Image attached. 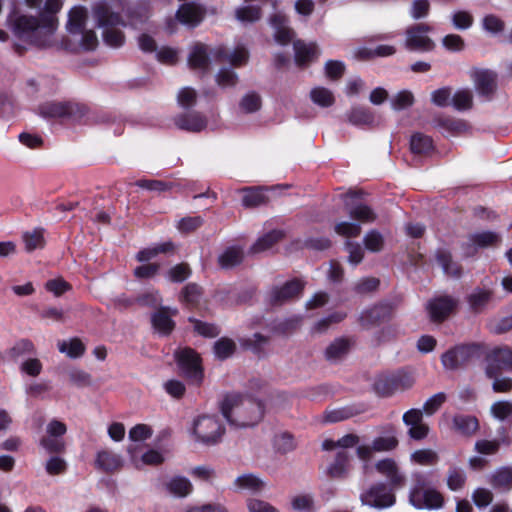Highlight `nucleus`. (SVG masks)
<instances>
[{
    "mask_svg": "<svg viewBox=\"0 0 512 512\" xmlns=\"http://www.w3.org/2000/svg\"><path fill=\"white\" fill-rule=\"evenodd\" d=\"M500 242V236L492 231H483L470 234L465 242L461 244L463 257L474 256L478 249L487 248Z\"/></svg>",
    "mask_w": 512,
    "mask_h": 512,
    "instance_id": "obj_12",
    "label": "nucleus"
},
{
    "mask_svg": "<svg viewBox=\"0 0 512 512\" xmlns=\"http://www.w3.org/2000/svg\"><path fill=\"white\" fill-rule=\"evenodd\" d=\"M431 10L429 0H414L411 4L409 13L413 20L426 18Z\"/></svg>",
    "mask_w": 512,
    "mask_h": 512,
    "instance_id": "obj_56",
    "label": "nucleus"
},
{
    "mask_svg": "<svg viewBox=\"0 0 512 512\" xmlns=\"http://www.w3.org/2000/svg\"><path fill=\"white\" fill-rule=\"evenodd\" d=\"M202 289L195 283H188L182 290L181 301L186 305L194 307L196 306L201 298Z\"/></svg>",
    "mask_w": 512,
    "mask_h": 512,
    "instance_id": "obj_42",
    "label": "nucleus"
},
{
    "mask_svg": "<svg viewBox=\"0 0 512 512\" xmlns=\"http://www.w3.org/2000/svg\"><path fill=\"white\" fill-rule=\"evenodd\" d=\"M58 347L60 352L66 353L71 358H78L82 356L85 351L84 344L77 338L69 342L62 341L58 344Z\"/></svg>",
    "mask_w": 512,
    "mask_h": 512,
    "instance_id": "obj_48",
    "label": "nucleus"
},
{
    "mask_svg": "<svg viewBox=\"0 0 512 512\" xmlns=\"http://www.w3.org/2000/svg\"><path fill=\"white\" fill-rule=\"evenodd\" d=\"M40 446L47 453H62L65 450V442L62 438L45 435L40 439Z\"/></svg>",
    "mask_w": 512,
    "mask_h": 512,
    "instance_id": "obj_51",
    "label": "nucleus"
},
{
    "mask_svg": "<svg viewBox=\"0 0 512 512\" xmlns=\"http://www.w3.org/2000/svg\"><path fill=\"white\" fill-rule=\"evenodd\" d=\"M350 342L344 338L333 341L325 351L327 360L335 362L342 359L349 351Z\"/></svg>",
    "mask_w": 512,
    "mask_h": 512,
    "instance_id": "obj_35",
    "label": "nucleus"
},
{
    "mask_svg": "<svg viewBox=\"0 0 512 512\" xmlns=\"http://www.w3.org/2000/svg\"><path fill=\"white\" fill-rule=\"evenodd\" d=\"M175 125L188 132H200L207 126V119L199 112H185L177 115L174 118Z\"/></svg>",
    "mask_w": 512,
    "mask_h": 512,
    "instance_id": "obj_18",
    "label": "nucleus"
},
{
    "mask_svg": "<svg viewBox=\"0 0 512 512\" xmlns=\"http://www.w3.org/2000/svg\"><path fill=\"white\" fill-rule=\"evenodd\" d=\"M249 52L244 46H237L233 51L224 46L210 48L203 43H196L188 56V64L192 69L206 72L212 61L216 63H230L234 67H241L248 62Z\"/></svg>",
    "mask_w": 512,
    "mask_h": 512,
    "instance_id": "obj_4",
    "label": "nucleus"
},
{
    "mask_svg": "<svg viewBox=\"0 0 512 512\" xmlns=\"http://www.w3.org/2000/svg\"><path fill=\"white\" fill-rule=\"evenodd\" d=\"M166 488L170 494L175 497L184 498L193 491V485L190 480L184 476H174L167 483Z\"/></svg>",
    "mask_w": 512,
    "mask_h": 512,
    "instance_id": "obj_28",
    "label": "nucleus"
},
{
    "mask_svg": "<svg viewBox=\"0 0 512 512\" xmlns=\"http://www.w3.org/2000/svg\"><path fill=\"white\" fill-rule=\"evenodd\" d=\"M437 125L452 134H458L466 129L465 122L452 118H440L437 120Z\"/></svg>",
    "mask_w": 512,
    "mask_h": 512,
    "instance_id": "obj_61",
    "label": "nucleus"
},
{
    "mask_svg": "<svg viewBox=\"0 0 512 512\" xmlns=\"http://www.w3.org/2000/svg\"><path fill=\"white\" fill-rule=\"evenodd\" d=\"M351 470L350 456L342 450L337 452L334 461L327 467V475L333 479H344Z\"/></svg>",
    "mask_w": 512,
    "mask_h": 512,
    "instance_id": "obj_22",
    "label": "nucleus"
},
{
    "mask_svg": "<svg viewBox=\"0 0 512 512\" xmlns=\"http://www.w3.org/2000/svg\"><path fill=\"white\" fill-rule=\"evenodd\" d=\"M491 414L498 420H505L512 415V404L508 401H497L490 408Z\"/></svg>",
    "mask_w": 512,
    "mask_h": 512,
    "instance_id": "obj_64",
    "label": "nucleus"
},
{
    "mask_svg": "<svg viewBox=\"0 0 512 512\" xmlns=\"http://www.w3.org/2000/svg\"><path fill=\"white\" fill-rule=\"evenodd\" d=\"M39 114L46 119H71L81 120L88 113V107L72 101H49L38 107Z\"/></svg>",
    "mask_w": 512,
    "mask_h": 512,
    "instance_id": "obj_7",
    "label": "nucleus"
},
{
    "mask_svg": "<svg viewBox=\"0 0 512 512\" xmlns=\"http://www.w3.org/2000/svg\"><path fill=\"white\" fill-rule=\"evenodd\" d=\"M390 314L391 307L388 304H378L364 310L360 315L359 321L364 329H371L388 320Z\"/></svg>",
    "mask_w": 512,
    "mask_h": 512,
    "instance_id": "obj_17",
    "label": "nucleus"
},
{
    "mask_svg": "<svg viewBox=\"0 0 512 512\" xmlns=\"http://www.w3.org/2000/svg\"><path fill=\"white\" fill-rule=\"evenodd\" d=\"M432 27L427 23H417L405 30L404 47L409 51L430 52L436 44L429 37Z\"/></svg>",
    "mask_w": 512,
    "mask_h": 512,
    "instance_id": "obj_8",
    "label": "nucleus"
},
{
    "mask_svg": "<svg viewBox=\"0 0 512 512\" xmlns=\"http://www.w3.org/2000/svg\"><path fill=\"white\" fill-rule=\"evenodd\" d=\"M191 269L187 263H180L169 269L167 277L171 282L181 283L189 278Z\"/></svg>",
    "mask_w": 512,
    "mask_h": 512,
    "instance_id": "obj_55",
    "label": "nucleus"
},
{
    "mask_svg": "<svg viewBox=\"0 0 512 512\" xmlns=\"http://www.w3.org/2000/svg\"><path fill=\"white\" fill-rule=\"evenodd\" d=\"M304 289V282L299 279L287 281L282 286H275L269 292V303L280 306L299 297Z\"/></svg>",
    "mask_w": 512,
    "mask_h": 512,
    "instance_id": "obj_13",
    "label": "nucleus"
},
{
    "mask_svg": "<svg viewBox=\"0 0 512 512\" xmlns=\"http://www.w3.org/2000/svg\"><path fill=\"white\" fill-rule=\"evenodd\" d=\"M92 13L97 25L103 28V41L112 48H119L125 43V34L121 28L126 26V22L121 15L112 10L111 6L100 1L92 8Z\"/></svg>",
    "mask_w": 512,
    "mask_h": 512,
    "instance_id": "obj_5",
    "label": "nucleus"
},
{
    "mask_svg": "<svg viewBox=\"0 0 512 512\" xmlns=\"http://www.w3.org/2000/svg\"><path fill=\"white\" fill-rule=\"evenodd\" d=\"M483 29L492 34L501 33L505 29V22L498 16L486 15L482 21Z\"/></svg>",
    "mask_w": 512,
    "mask_h": 512,
    "instance_id": "obj_60",
    "label": "nucleus"
},
{
    "mask_svg": "<svg viewBox=\"0 0 512 512\" xmlns=\"http://www.w3.org/2000/svg\"><path fill=\"white\" fill-rule=\"evenodd\" d=\"M221 412L230 426L247 428L257 425L264 416L261 401L239 394H228L221 404Z\"/></svg>",
    "mask_w": 512,
    "mask_h": 512,
    "instance_id": "obj_3",
    "label": "nucleus"
},
{
    "mask_svg": "<svg viewBox=\"0 0 512 512\" xmlns=\"http://www.w3.org/2000/svg\"><path fill=\"white\" fill-rule=\"evenodd\" d=\"M291 505L294 510L302 511V512H313L314 511V501L313 497L309 494H303L295 496L292 499Z\"/></svg>",
    "mask_w": 512,
    "mask_h": 512,
    "instance_id": "obj_62",
    "label": "nucleus"
},
{
    "mask_svg": "<svg viewBox=\"0 0 512 512\" xmlns=\"http://www.w3.org/2000/svg\"><path fill=\"white\" fill-rule=\"evenodd\" d=\"M471 78L480 95L490 97L495 92L497 74L494 71L476 68L471 71Z\"/></svg>",
    "mask_w": 512,
    "mask_h": 512,
    "instance_id": "obj_15",
    "label": "nucleus"
},
{
    "mask_svg": "<svg viewBox=\"0 0 512 512\" xmlns=\"http://www.w3.org/2000/svg\"><path fill=\"white\" fill-rule=\"evenodd\" d=\"M175 359L182 374L193 383H200L203 369L199 355L191 348H182L175 352Z\"/></svg>",
    "mask_w": 512,
    "mask_h": 512,
    "instance_id": "obj_9",
    "label": "nucleus"
},
{
    "mask_svg": "<svg viewBox=\"0 0 512 512\" xmlns=\"http://www.w3.org/2000/svg\"><path fill=\"white\" fill-rule=\"evenodd\" d=\"M235 486L241 489H248L252 492L261 491L265 487V482L258 476L249 473L236 478Z\"/></svg>",
    "mask_w": 512,
    "mask_h": 512,
    "instance_id": "obj_38",
    "label": "nucleus"
},
{
    "mask_svg": "<svg viewBox=\"0 0 512 512\" xmlns=\"http://www.w3.org/2000/svg\"><path fill=\"white\" fill-rule=\"evenodd\" d=\"M435 259L446 276L455 279L461 278L463 274V267L459 262L453 259L449 250L437 249L435 252Z\"/></svg>",
    "mask_w": 512,
    "mask_h": 512,
    "instance_id": "obj_19",
    "label": "nucleus"
},
{
    "mask_svg": "<svg viewBox=\"0 0 512 512\" xmlns=\"http://www.w3.org/2000/svg\"><path fill=\"white\" fill-rule=\"evenodd\" d=\"M486 375L489 378H494L492 388L496 393H504L512 390V378L509 377H497L496 371L493 367L488 366L486 369Z\"/></svg>",
    "mask_w": 512,
    "mask_h": 512,
    "instance_id": "obj_44",
    "label": "nucleus"
},
{
    "mask_svg": "<svg viewBox=\"0 0 512 512\" xmlns=\"http://www.w3.org/2000/svg\"><path fill=\"white\" fill-rule=\"evenodd\" d=\"M190 321L194 324V330L204 337L214 338L220 334V329L214 324L192 318Z\"/></svg>",
    "mask_w": 512,
    "mask_h": 512,
    "instance_id": "obj_59",
    "label": "nucleus"
},
{
    "mask_svg": "<svg viewBox=\"0 0 512 512\" xmlns=\"http://www.w3.org/2000/svg\"><path fill=\"white\" fill-rule=\"evenodd\" d=\"M62 8L61 0H46L38 16L20 15L13 24L14 34L21 40L40 48L57 45L54 36L58 25L56 14Z\"/></svg>",
    "mask_w": 512,
    "mask_h": 512,
    "instance_id": "obj_1",
    "label": "nucleus"
},
{
    "mask_svg": "<svg viewBox=\"0 0 512 512\" xmlns=\"http://www.w3.org/2000/svg\"><path fill=\"white\" fill-rule=\"evenodd\" d=\"M274 447L281 453H288L295 448L294 438L291 434L284 432L274 438Z\"/></svg>",
    "mask_w": 512,
    "mask_h": 512,
    "instance_id": "obj_58",
    "label": "nucleus"
},
{
    "mask_svg": "<svg viewBox=\"0 0 512 512\" xmlns=\"http://www.w3.org/2000/svg\"><path fill=\"white\" fill-rule=\"evenodd\" d=\"M261 8L255 5H247L239 7L235 11L237 20L243 23H253L261 18Z\"/></svg>",
    "mask_w": 512,
    "mask_h": 512,
    "instance_id": "obj_40",
    "label": "nucleus"
},
{
    "mask_svg": "<svg viewBox=\"0 0 512 512\" xmlns=\"http://www.w3.org/2000/svg\"><path fill=\"white\" fill-rule=\"evenodd\" d=\"M466 482V474L463 469L451 467L447 473V486L452 491L462 489Z\"/></svg>",
    "mask_w": 512,
    "mask_h": 512,
    "instance_id": "obj_43",
    "label": "nucleus"
},
{
    "mask_svg": "<svg viewBox=\"0 0 512 512\" xmlns=\"http://www.w3.org/2000/svg\"><path fill=\"white\" fill-rule=\"evenodd\" d=\"M410 149L417 155H428L433 150V140L422 133H415L410 140Z\"/></svg>",
    "mask_w": 512,
    "mask_h": 512,
    "instance_id": "obj_34",
    "label": "nucleus"
},
{
    "mask_svg": "<svg viewBox=\"0 0 512 512\" xmlns=\"http://www.w3.org/2000/svg\"><path fill=\"white\" fill-rule=\"evenodd\" d=\"M152 325L163 335H168L174 329V322L168 314L167 308H161L152 315Z\"/></svg>",
    "mask_w": 512,
    "mask_h": 512,
    "instance_id": "obj_30",
    "label": "nucleus"
},
{
    "mask_svg": "<svg viewBox=\"0 0 512 512\" xmlns=\"http://www.w3.org/2000/svg\"><path fill=\"white\" fill-rule=\"evenodd\" d=\"M413 486L409 492V502L416 509L436 510L444 505L443 495L429 486L426 476L422 473L413 475Z\"/></svg>",
    "mask_w": 512,
    "mask_h": 512,
    "instance_id": "obj_6",
    "label": "nucleus"
},
{
    "mask_svg": "<svg viewBox=\"0 0 512 512\" xmlns=\"http://www.w3.org/2000/svg\"><path fill=\"white\" fill-rule=\"evenodd\" d=\"M287 23V17L281 13H275L270 17V24L275 30V41L280 45H287L294 38V31L287 26Z\"/></svg>",
    "mask_w": 512,
    "mask_h": 512,
    "instance_id": "obj_20",
    "label": "nucleus"
},
{
    "mask_svg": "<svg viewBox=\"0 0 512 512\" xmlns=\"http://www.w3.org/2000/svg\"><path fill=\"white\" fill-rule=\"evenodd\" d=\"M244 251L240 246H231L226 248L218 256V264L223 269H231L243 261Z\"/></svg>",
    "mask_w": 512,
    "mask_h": 512,
    "instance_id": "obj_26",
    "label": "nucleus"
},
{
    "mask_svg": "<svg viewBox=\"0 0 512 512\" xmlns=\"http://www.w3.org/2000/svg\"><path fill=\"white\" fill-rule=\"evenodd\" d=\"M236 350V344L232 339L222 337L214 343V354L224 360L230 357Z\"/></svg>",
    "mask_w": 512,
    "mask_h": 512,
    "instance_id": "obj_41",
    "label": "nucleus"
},
{
    "mask_svg": "<svg viewBox=\"0 0 512 512\" xmlns=\"http://www.w3.org/2000/svg\"><path fill=\"white\" fill-rule=\"evenodd\" d=\"M375 468L388 479L392 489H401L405 486L406 477L393 459L386 458L380 460L376 463Z\"/></svg>",
    "mask_w": 512,
    "mask_h": 512,
    "instance_id": "obj_16",
    "label": "nucleus"
},
{
    "mask_svg": "<svg viewBox=\"0 0 512 512\" xmlns=\"http://www.w3.org/2000/svg\"><path fill=\"white\" fill-rule=\"evenodd\" d=\"M35 352V346L32 341L28 339H21L10 349V356L13 359H18L26 355H33Z\"/></svg>",
    "mask_w": 512,
    "mask_h": 512,
    "instance_id": "obj_53",
    "label": "nucleus"
},
{
    "mask_svg": "<svg viewBox=\"0 0 512 512\" xmlns=\"http://www.w3.org/2000/svg\"><path fill=\"white\" fill-rule=\"evenodd\" d=\"M69 381L77 387H86L91 384V376L81 369L73 368L68 371Z\"/></svg>",
    "mask_w": 512,
    "mask_h": 512,
    "instance_id": "obj_63",
    "label": "nucleus"
},
{
    "mask_svg": "<svg viewBox=\"0 0 512 512\" xmlns=\"http://www.w3.org/2000/svg\"><path fill=\"white\" fill-rule=\"evenodd\" d=\"M346 206H348L347 203ZM347 208L349 216L360 224L372 223L376 220V213L366 204L358 203Z\"/></svg>",
    "mask_w": 512,
    "mask_h": 512,
    "instance_id": "obj_31",
    "label": "nucleus"
},
{
    "mask_svg": "<svg viewBox=\"0 0 512 512\" xmlns=\"http://www.w3.org/2000/svg\"><path fill=\"white\" fill-rule=\"evenodd\" d=\"M23 242L25 244V250L32 252L36 249L44 247V237L41 230H34L31 232H25L23 234Z\"/></svg>",
    "mask_w": 512,
    "mask_h": 512,
    "instance_id": "obj_49",
    "label": "nucleus"
},
{
    "mask_svg": "<svg viewBox=\"0 0 512 512\" xmlns=\"http://www.w3.org/2000/svg\"><path fill=\"white\" fill-rule=\"evenodd\" d=\"M217 85L223 89L235 87L239 81L238 74L231 68H221L216 76Z\"/></svg>",
    "mask_w": 512,
    "mask_h": 512,
    "instance_id": "obj_39",
    "label": "nucleus"
},
{
    "mask_svg": "<svg viewBox=\"0 0 512 512\" xmlns=\"http://www.w3.org/2000/svg\"><path fill=\"white\" fill-rule=\"evenodd\" d=\"M453 427L462 435L471 436L479 429V422L475 416L459 414L453 418Z\"/></svg>",
    "mask_w": 512,
    "mask_h": 512,
    "instance_id": "obj_29",
    "label": "nucleus"
},
{
    "mask_svg": "<svg viewBox=\"0 0 512 512\" xmlns=\"http://www.w3.org/2000/svg\"><path fill=\"white\" fill-rule=\"evenodd\" d=\"M360 499L363 505L377 509L391 507L396 501L395 495L383 483L373 485L368 491L361 494Z\"/></svg>",
    "mask_w": 512,
    "mask_h": 512,
    "instance_id": "obj_11",
    "label": "nucleus"
},
{
    "mask_svg": "<svg viewBox=\"0 0 512 512\" xmlns=\"http://www.w3.org/2000/svg\"><path fill=\"white\" fill-rule=\"evenodd\" d=\"M411 460L419 465H434L438 462L439 456L432 449H419L411 454Z\"/></svg>",
    "mask_w": 512,
    "mask_h": 512,
    "instance_id": "obj_47",
    "label": "nucleus"
},
{
    "mask_svg": "<svg viewBox=\"0 0 512 512\" xmlns=\"http://www.w3.org/2000/svg\"><path fill=\"white\" fill-rule=\"evenodd\" d=\"M295 61L299 66L305 65L318 58L320 51L315 43H305L302 40L293 42Z\"/></svg>",
    "mask_w": 512,
    "mask_h": 512,
    "instance_id": "obj_23",
    "label": "nucleus"
},
{
    "mask_svg": "<svg viewBox=\"0 0 512 512\" xmlns=\"http://www.w3.org/2000/svg\"><path fill=\"white\" fill-rule=\"evenodd\" d=\"M451 22L457 30H467L474 23V17L471 13L464 10H459L451 15Z\"/></svg>",
    "mask_w": 512,
    "mask_h": 512,
    "instance_id": "obj_52",
    "label": "nucleus"
},
{
    "mask_svg": "<svg viewBox=\"0 0 512 512\" xmlns=\"http://www.w3.org/2000/svg\"><path fill=\"white\" fill-rule=\"evenodd\" d=\"M224 432V428L214 416L203 415L193 424V433L205 444H215Z\"/></svg>",
    "mask_w": 512,
    "mask_h": 512,
    "instance_id": "obj_10",
    "label": "nucleus"
},
{
    "mask_svg": "<svg viewBox=\"0 0 512 512\" xmlns=\"http://www.w3.org/2000/svg\"><path fill=\"white\" fill-rule=\"evenodd\" d=\"M491 484L494 488L502 491L512 489V467H501L491 476Z\"/></svg>",
    "mask_w": 512,
    "mask_h": 512,
    "instance_id": "obj_32",
    "label": "nucleus"
},
{
    "mask_svg": "<svg viewBox=\"0 0 512 512\" xmlns=\"http://www.w3.org/2000/svg\"><path fill=\"white\" fill-rule=\"evenodd\" d=\"M457 299L449 295H441L431 299L427 304L429 316L434 322H442L454 311Z\"/></svg>",
    "mask_w": 512,
    "mask_h": 512,
    "instance_id": "obj_14",
    "label": "nucleus"
},
{
    "mask_svg": "<svg viewBox=\"0 0 512 512\" xmlns=\"http://www.w3.org/2000/svg\"><path fill=\"white\" fill-rule=\"evenodd\" d=\"M261 97L256 92L245 94L240 100L239 107L244 113H254L261 108Z\"/></svg>",
    "mask_w": 512,
    "mask_h": 512,
    "instance_id": "obj_45",
    "label": "nucleus"
},
{
    "mask_svg": "<svg viewBox=\"0 0 512 512\" xmlns=\"http://www.w3.org/2000/svg\"><path fill=\"white\" fill-rule=\"evenodd\" d=\"M348 121L355 126H372L374 114L364 107H353L348 114Z\"/></svg>",
    "mask_w": 512,
    "mask_h": 512,
    "instance_id": "obj_33",
    "label": "nucleus"
},
{
    "mask_svg": "<svg viewBox=\"0 0 512 512\" xmlns=\"http://www.w3.org/2000/svg\"><path fill=\"white\" fill-rule=\"evenodd\" d=\"M87 10L84 7H74L68 14L66 29L68 35L60 41L56 39L57 45L69 52L93 51L98 46V37L94 30L86 29Z\"/></svg>",
    "mask_w": 512,
    "mask_h": 512,
    "instance_id": "obj_2",
    "label": "nucleus"
},
{
    "mask_svg": "<svg viewBox=\"0 0 512 512\" xmlns=\"http://www.w3.org/2000/svg\"><path fill=\"white\" fill-rule=\"evenodd\" d=\"M374 392L380 397H389L396 392L393 374L378 377L373 384Z\"/></svg>",
    "mask_w": 512,
    "mask_h": 512,
    "instance_id": "obj_37",
    "label": "nucleus"
},
{
    "mask_svg": "<svg viewBox=\"0 0 512 512\" xmlns=\"http://www.w3.org/2000/svg\"><path fill=\"white\" fill-rule=\"evenodd\" d=\"M361 225L360 223L351 222V221H341L336 223L334 227V231L343 237L353 238L357 237L361 233Z\"/></svg>",
    "mask_w": 512,
    "mask_h": 512,
    "instance_id": "obj_50",
    "label": "nucleus"
},
{
    "mask_svg": "<svg viewBox=\"0 0 512 512\" xmlns=\"http://www.w3.org/2000/svg\"><path fill=\"white\" fill-rule=\"evenodd\" d=\"M269 190L267 187H249L245 188L242 203L247 208L258 207L268 201L266 192Z\"/></svg>",
    "mask_w": 512,
    "mask_h": 512,
    "instance_id": "obj_27",
    "label": "nucleus"
},
{
    "mask_svg": "<svg viewBox=\"0 0 512 512\" xmlns=\"http://www.w3.org/2000/svg\"><path fill=\"white\" fill-rule=\"evenodd\" d=\"M472 92L468 89L457 91L452 97L453 106L458 110H466L472 106Z\"/></svg>",
    "mask_w": 512,
    "mask_h": 512,
    "instance_id": "obj_57",
    "label": "nucleus"
},
{
    "mask_svg": "<svg viewBox=\"0 0 512 512\" xmlns=\"http://www.w3.org/2000/svg\"><path fill=\"white\" fill-rule=\"evenodd\" d=\"M126 15L129 23L133 27H137L145 23L151 16V6L149 1L139 0L131 3L126 8Z\"/></svg>",
    "mask_w": 512,
    "mask_h": 512,
    "instance_id": "obj_21",
    "label": "nucleus"
},
{
    "mask_svg": "<svg viewBox=\"0 0 512 512\" xmlns=\"http://www.w3.org/2000/svg\"><path fill=\"white\" fill-rule=\"evenodd\" d=\"M283 237V232L280 230H272L267 234L260 237L251 247L252 253H260L269 250Z\"/></svg>",
    "mask_w": 512,
    "mask_h": 512,
    "instance_id": "obj_36",
    "label": "nucleus"
},
{
    "mask_svg": "<svg viewBox=\"0 0 512 512\" xmlns=\"http://www.w3.org/2000/svg\"><path fill=\"white\" fill-rule=\"evenodd\" d=\"M122 465L121 456L110 450H101L97 453L95 467L103 472H114L120 469Z\"/></svg>",
    "mask_w": 512,
    "mask_h": 512,
    "instance_id": "obj_24",
    "label": "nucleus"
},
{
    "mask_svg": "<svg viewBox=\"0 0 512 512\" xmlns=\"http://www.w3.org/2000/svg\"><path fill=\"white\" fill-rule=\"evenodd\" d=\"M492 300L493 291L483 288H475L467 298L470 309L475 313H480L486 309Z\"/></svg>",
    "mask_w": 512,
    "mask_h": 512,
    "instance_id": "obj_25",
    "label": "nucleus"
},
{
    "mask_svg": "<svg viewBox=\"0 0 512 512\" xmlns=\"http://www.w3.org/2000/svg\"><path fill=\"white\" fill-rule=\"evenodd\" d=\"M363 242L367 250L371 252H379L383 248L384 238L377 230H370L364 236Z\"/></svg>",
    "mask_w": 512,
    "mask_h": 512,
    "instance_id": "obj_54",
    "label": "nucleus"
},
{
    "mask_svg": "<svg viewBox=\"0 0 512 512\" xmlns=\"http://www.w3.org/2000/svg\"><path fill=\"white\" fill-rule=\"evenodd\" d=\"M310 97L312 101L322 107L333 105L335 99L333 93L324 87H317L311 90Z\"/></svg>",
    "mask_w": 512,
    "mask_h": 512,
    "instance_id": "obj_46",
    "label": "nucleus"
}]
</instances>
